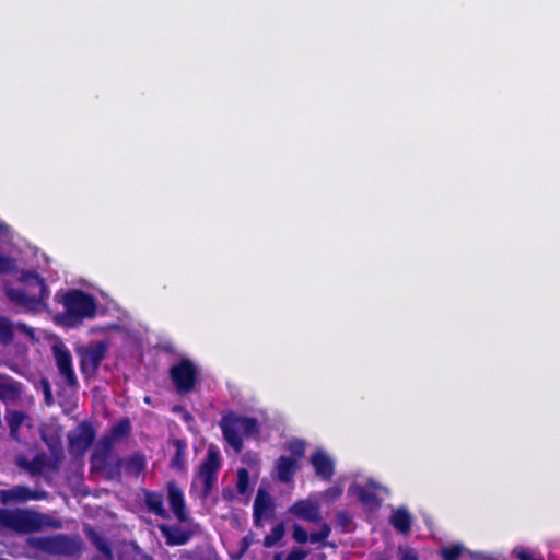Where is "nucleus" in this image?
<instances>
[{"mask_svg": "<svg viewBox=\"0 0 560 560\" xmlns=\"http://www.w3.org/2000/svg\"><path fill=\"white\" fill-rule=\"evenodd\" d=\"M22 288L5 287L7 299L26 312L40 311L49 296L45 279L36 271H23L19 277Z\"/></svg>", "mask_w": 560, "mask_h": 560, "instance_id": "f257e3e1", "label": "nucleus"}, {"mask_svg": "<svg viewBox=\"0 0 560 560\" xmlns=\"http://www.w3.org/2000/svg\"><path fill=\"white\" fill-rule=\"evenodd\" d=\"M93 469L105 472L108 480L120 481L122 470L128 477L138 478L147 468V459L143 453L135 452L127 457H117L112 453L108 457H91Z\"/></svg>", "mask_w": 560, "mask_h": 560, "instance_id": "f03ea898", "label": "nucleus"}, {"mask_svg": "<svg viewBox=\"0 0 560 560\" xmlns=\"http://www.w3.org/2000/svg\"><path fill=\"white\" fill-rule=\"evenodd\" d=\"M223 439L236 452L241 453L243 438H252L260 432V424L256 418L240 416L230 410L222 415L220 420Z\"/></svg>", "mask_w": 560, "mask_h": 560, "instance_id": "7ed1b4c3", "label": "nucleus"}, {"mask_svg": "<svg viewBox=\"0 0 560 560\" xmlns=\"http://www.w3.org/2000/svg\"><path fill=\"white\" fill-rule=\"evenodd\" d=\"M65 312L60 315L63 324L69 327L81 324L84 319L94 318L97 304L95 298L82 290L72 289L62 298Z\"/></svg>", "mask_w": 560, "mask_h": 560, "instance_id": "20e7f679", "label": "nucleus"}, {"mask_svg": "<svg viewBox=\"0 0 560 560\" xmlns=\"http://www.w3.org/2000/svg\"><path fill=\"white\" fill-rule=\"evenodd\" d=\"M28 545L49 556L79 558L84 542L79 535L55 534L51 536L30 537Z\"/></svg>", "mask_w": 560, "mask_h": 560, "instance_id": "39448f33", "label": "nucleus"}, {"mask_svg": "<svg viewBox=\"0 0 560 560\" xmlns=\"http://www.w3.org/2000/svg\"><path fill=\"white\" fill-rule=\"evenodd\" d=\"M222 467V458L219 447L215 444H210L207 448L206 456L198 467L197 474L191 483V490L201 485V498L208 499L218 481V475Z\"/></svg>", "mask_w": 560, "mask_h": 560, "instance_id": "423d86ee", "label": "nucleus"}, {"mask_svg": "<svg viewBox=\"0 0 560 560\" xmlns=\"http://www.w3.org/2000/svg\"><path fill=\"white\" fill-rule=\"evenodd\" d=\"M108 352V342L106 340L92 341L86 346L79 347L77 354L79 357V368L85 378L94 377L100 369L102 361Z\"/></svg>", "mask_w": 560, "mask_h": 560, "instance_id": "0eeeda50", "label": "nucleus"}, {"mask_svg": "<svg viewBox=\"0 0 560 560\" xmlns=\"http://www.w3.org/2000/svg\"><path fill=\"white\" fill-rule=\"evenodd\" d=\"M0 525L24 534L40 530L43 522L37 513L25 510L0 509Z\"/></svg>", "mask_w": 560, "mask_h": 560, "instance_id": "6e6552de", "label": "nucleus"}, {"mask_svg": "<svg viewBox=\"0 0 560 560\" xmlns=\"http://www.w3.org/2000/svg\"><path fill=\"white\" fill-rule=\"evenodd\" d=\"M168 375L178 394H188L196 387L198 370L191 360L182 358L170 368Z\"/></svg>", "mask_w": 560, "mask_h": 560, "instance_id": "1a4fd4ad", "label": "nucleus"}, {"mask_svg": "<svg viewBox=\"0 0 560 560\" xmlns=\"http://www.w3.org/2000/svg\"><path fill=\"white\" fill-rule=\"evenodd\" d=\"M51 350L59 375L63 378L66 385L69 388H78L79 381L73 369L72 355L68 348L62 343H56Z\"/></svg>", "mask_w": 560, "mask_h": 560, "instance_id": "9d476101", "label": "nucleus"}, {"mask_svg": "<svg viewBox=\"0 0 560 560\" xmlns=\"http://www.w3.org/2000/svg\"><path fill=\"white\" fill-rule=\"evenodd\" d=\"M131 423L128 418H122L113 424L109 434L102 436L100 452H95L91 457H103L106 458L113 453V444L115 441L128 438L131 434Z\"/></svg>", "mask_w": 560, "mask_h": 560, "instance_id": "9b49d317", "label": "nucleus"}, {"mask_svg": "<svg viewBox=\"0 0 560 560\" xmlns=\"http://www.w3.org/2000/svg\"><path fill=\"white\" fill-rule=\"evenodd\" d=\"M95 430L89 422H82L79 425L78 433L69 435V448L78 455L84 454L93 444Z\"/></svg>", "mask_w": 560, "mask_h": 560, "instance_id": "f8f14e48", "label": "nucleus"}, {"mask_svg": "<svg viewBox=\"0 0 560 560\" xmlns=\"http://www.w3.org/2000/svg\"><path fill=\"white\" fill-rule=\"evenodd\" d=\"M167 500L170 508L179 522H186L188 520V511L184 498L183 490L178 487L175 480H170L166 483Z\"/></svg>", "mask_w": 560, "mask_h": 560, "instance_id": "ddd939ff", "label": "nucleus"}, {"mask_svg": "<svg viewBox=\"0 0 560 560\" xmlns=\"http://www.w3.org/2000/svg\"><path fill=\"white\" fill-rule=\"evenodd\" d=\"M315 474L324 481H329L335 475V463L322 448H317L310 457Z\"/></svg>", "mask_w": 560, "mask_h": 560, "instance_id": "4468645a", "label": "nucleus"}, {"mask_svg": "<svg viewBox=\"0 0 560 560\" xmlns=\"http://www.w3.org/2000/svg\"><path fill=\"white\" fill-rule=\"evenodd\" d=\"M159 529L165 539L167 546H183L186 545L192 537V532L189 529H182L177 525L161 524Z\"/></svg>", "mask_w": 560, "mask_h": 560, "instance_id": "2eb2a0df", "label": "nucleus"}, {"mask_svg": "<svg viewBox=\"0 0 560 560\" xmlns=\"http://www.w3.org/2000/svg\"><path fill=\"white\" fill-rule=\"evenodd\" d=\"M40 498L42 495L37 491H33L26 486H15L8 490H0V500L3 504L38 500Z\"/></svg>", "mask_w": 560, "mask_h": 560, "instance_id": "dca6fc26", "label": "nucleus"}, {"mask_svg": "<svg viewBox=\"0 0 560 560\" xmlns=\"http://www.w3.org/2000/svg\"><path fill=\"white\" fill-rule=\"evenodd\" d=\"M290 512L296 517L311 523L320 521V512L317 504L308 500H299L291 508Z\"/></svg>", "mask_w": 560, "mask_h": 560, "instance_id": "f3484780", "label": "nucleus"}, {"mask_svg": "<svg viewBox=\"0 0 560 560\" xmlns=\"http://www.w3.org/2000/svg\"><path fill=\"white\" fill-rule=\"evenodd\" d=\"M275 469L279 481L289 483L299 470L298 459L281 455L275 464Z\"/></svg>", "mask_w": 560, "mask_h": 560, "instance_id": "a211bd4d", "label": "nucleus"}, {"mask_svg": "<svg viewBox=\"0 0 560 560\" xmlns=\"http://www.w3.org/2000/svg\"><path fill=\"white\" fill-rule=\"evenodd\" d=\"M16 465L27 471L31 476H40L49 466V462L45 453H39L35 455L32 460H28L24 456H19L16 458Z\"/></svg>", "mask_w": 560, "mask_h": 560, "instance_id": "6ab92c4d", "label": "nucleus"}, {"mask_svg": "<svg viewBox=\"0 0 560 560\" xmlns=\"http://www.w3.org/2000/svg\"><path fill=\"white\" fill-rule=\"evenodd\" d=\"M349 492L370 510H376L381 505L377 494L374 491L366 489L364 486L352 485L349 488Z\"/></svg>", "mask_w": 560, "mask_h": 560, "instance_id": "aec40b11", "label": "nucleus"}, {"mask_svg": "<svg viewBox=\"0 0 560 560\" xmlns=\"http://www.w3.org/2000/svg\"><path fill=\"white\" fill-rule=\"evenodd\" d=\"M144 502L149 512L162 517L168 518V512L164 508V494L158 491H145Z\"/></svg>", "mask_w": 560, "mask_h": 560, "instance_id": "412c9836", "label": "nucleus"}, {"mask_svg": "<svg viewBox=\"0 0 560 560\" xmlns=\"http://www.w3.org/2000/svg\"><path fill=\"white\" fill-rule=\"evenodd\" d=\"M170 444L175 448V453L170 462V468L176 471L186 470L187 443L183 439H172Z\"/></svg>", "mask_w": 560, "mask_h": 560, "instance_id": "4be33fe9", "label": "nucleus"}, {"mask_svg": "<svg viewBox=\"0 0 560 560\" xmlns=\"http://www.w3.org/2000/svg\"><path fill=\"white\" fill-rule=\"evenodd\" d=\"M21 394L20 383L11 376L0 373V400H15Z\"/></svg>", "mask_w": 560, "mask_h": 560, "instance_id": "5701e85b", "label": "nucleus"}, {"mask_svg": "<svg viewBox=\"0 0 560 560\" xmlns=\"http://www.w3.org/2000/svg\"><path fill=\"white\" fill-rule=\"evenodd\" d=\"M389 522L392 526L400 534L407 535L411 530L412 518L410 513L404 508H399L394 511Z\"/></svg>", "mask_w": 560, "mask_h": 560, "instance_id": "b1692460", "label": "nucleus"}, {"mask_svg": "<svg viewBox=\"0 0 560 560\" xmlns=\"http://www.w3.org/2000/svg\"><path fill=\"white\" fill-rule=\"evenodd\" d=\"M182 560H218L215 550L209 545H198L191 550H186L180 556Z\"/></svg>", "mask_w": 560, "mask_h": 560, "instance_id": "393cba45", "label": "nucleus"}, {"mask_svg": "<svg viewBox=\"0 0 560 560\" xmlns=\"http://www.w3.org/2000/svg\"><path fill=\"white\" fill-rule=\"evenodd\" d=\"M86 535L100 553H102L107 560H113L112 546L104 536L92 528L88 529Z\"/></svg>", "mask_w": 560, "mask_h": 560, "instance_id": "a878e982", "label": "nucleus"}, {"mask_svg": "<svg viewBox=\"0 0 560 560\" xmlns=\"http://www.w3.org/2000/svg\"><path fill=\"white\" fill-rule=\"evenodd\" d=\"M26 418V413L19 410H11L8 411L5 415V420L8 423V427L10 429V436L14 440H19V432L21 429V425L23 424L24 420Z\"/></svg>", "mask_w": 560, "mask_h": 560, "instance_id": "bb28decb", "label": "nucleus"}, {"mask_svg": "<svg viewBox=\"0 0 560 560\" xmlns=\"http://www.w3.org/2000/svg\"><path fill=\"white\" fill-rule=\"evenodd\" d=\"M330 533V525L328 523H323L318 532H314L308 535V541H311L312 544L318 542L322 545V547H336L334 542L327 541V538L329 537Z\"/></svg>", "mask_w": 560, "mask_h": 560, "instance_id": "cd10ccee", "label": "nucleus"}, {"mask_svg": "<svg viewBox=\"0 0 560 560\" xmlns=\"http://www.w3.org/2000/svg\"><path fill=\"white\" fill-rule=\"evenodd\" d=\"M272 508L269 495L259 489L254 501V517L259 518L267 510Z\"/></svg>", "mask_w": 560, "mask_h": 560, "instance_id": "c85d7f7f", "label": "nucleus"}, {"mask_svg": "<svg viewBox=\"0 0 560 560\" xmlns=\"http://www.w3.org/2000/svg\"><path fill=\"white\" fill-rule=\"evenodd\" d=\"M14 339L13 324L4 316H0V343L8 346Z\"/></svg>", "mask_w": 560, "mask_h": 560, "instance_id": "c756f323", "label": "nucleus"}, {"mask_svg": "<svg viewBox=\"0 0 560 560\" xmlns=\"http://www.w3.org/2000/svg\"><path fill=\"white\" fill-rule=\"evenodd\" d=\"M285 528L283 523H278L275 525L270 532V534L266 535L264 538V546L267 548L273 547L277 545L284 536Z\"/></svg>", "mask_w": 560, "mask_h": 560, "instance_id": "7c9ffc66", "label": "nucleus"}, {"mask_svg": "<svg viewBox=\"0 0 560 560\" xmlns=\"http://www.w3.org/2000/svg\"><path fill=\"white\" fill-rule=\"evenodd\" d=\"M464 548L459 544L446 546L441 550V557L443 560H458L463 555Z\"/></svg>", "mask_w": 560, "mask_h": 560, "instance_id": "2f4dec72", "label": "nucleus"}, {"mask_svg": "<svg viewBox=\"0 0 560 560\" xmlns=\"http://www.w3.org/2000/svg\"><path fill=\"white\" fill-rule=\"evenodd\" d=\"M353 521V516L348 511H338L336 513V523L337 526L341 528L343 533L351 532V524Z\"/></svg>", "mask_w": 560, "mask_h": 560, "instance_id": "473e14b6", "label": "nucleus"}, {"mask_svg": "<svg viewBox=\"0 0 560 560\" xmlns=\"http://www.w3.org/2000/svg\"><path fill=\"white\" fill-rule=\"evenodd\" d=\"M236 489L240 494H246L249 489V474L246 468H240L237 470Z\"/></svg>", "mask_w": 560, "mask_h": 560, "instance_id": "72a5a7b5", "label": "nucleus"}, {"mask_svg": "<svg viewBox=\"0 0 560 560\" xmlns=\"http://www.w3.org/2000/svg\"><path fill=\"white\" fill-rule=\"evenodd\" d=\"M285 448L296 458H303L305 455V442L299 439L288 442Z\"/></svg>", "mask_w": 560, "mask_h": 560, "instance_id": "f704fd0d", "label": "nucleus"}, {"mask_svg": "<svg viewBox=\"0 0 560 560\" xmlns=\"http://www.w3.org/2000/svg\"><path fill=\"white\" fill-rule=\"evenodd\" d=\"M292 538L299 544H306L308 541V534L302 525L294 523L292 527Z\"/></svg>", "mask_w": 560, "mask_h": 560, "instance_id": "c9c22d12", "label": "nucleus"}, {"mask_svg": "<svg viewBox=\"0 0 560 560\" xmlns=\"http://www.w3.org/2000/svg\"><path fill=\"white\" fill-rule=\"evenodd\" d=\"M15 268V261L8 256L0 255V275L10 273Z\"/></svg>", "mask_w": 560, "mask_h": 560, "instance_id": "e433bc0d", "label": "nucleus"}, {"mask_svg": "<svg viewBox=\"0 0 560 560\" xmlns=\"http://www.w3.org/2000/svg\"><path fill=\"white\" fill-rule=\"evenodd\" d=\"M514 553L518 558V560H545L541 555L536 556L529 549L520 548L515 549Z\"/></svg>", "mask_w": 560, "mask_h": 560, "instance_id": "4c0bfd02", "label": "nucleus"}, {"mask_svg": "<svg viewBox=\"0 0 560 560\" xmlns=\"http://www.w3.org/2000/svg\"><path fill=\"white\" fill-rule=\"evenodd\" d=\"M253 542H254V538H253L252 534H248L241 539L238 558H241L242 556H244L247 552V550L253 545Z\"/></svg>", "mask_w": 560, "mask_h": 560, "instance_id": "58836bf2", "label": "nucleus"}, {"mask_svg": "<svg viewBox=\"0 0 560 560\" xmlns=\"http://www.w3.org/2000/svg\"><path fill=\"white\" fill-rule=\"evenodd\" d=\"M342 494V489L340 486H332L330 488H328L326 491H325V498L328 500V501H335L337 500L340 495Z\"/></svg>", "mask_w": 560, "mask_h": 560, "instance_id": "ea45409f", "label": "nucleus"}, {"mask_svg": "<svg viewBox=\"0 0 560 560\" xmlns=\"http://www.w3.org/2000/svg\"><path fill=\"white\" fill-rule=\"evenodd\" d=\"M306 556L307 552L305 550L295 548L289 552L285 560H304Z\"/></svg>", "mask_w": 560, "mask_h": 560, "instance_id": "a19ab883", "label": "nucleus"}, {"mask_svg": "<svg viewBox=\"0 0 560 560\" xmlns=\"http://www.w3.org/2000/svg\"><path fill=\"white\" fill-rule=\"evenodd\" d=\"M15 328L19 331L24 332L27 337L34 339V337H35L34 329L32 327H30L27 324H25L23 322H18L15 324Z\"/></svg>", "mask_w": 560, "mask_h": 560, "instance_id": "79ce46f5", "label": "nucleus"}, {"mask_svg": "<svg viewBox=\"0 0 560 560\" xmlns=\"http://www.w3.org/2000/svg\"><path fill=\"white\" fill-rule=\"evenodd\" d=\"M43 387H44L45 399L47 401H49L51 399L52 395H51L49 382L47 380H43Z\"/></svg>", "mask_w": 560, "mask_h": 560, "instance_id": "37998d69", "label": "nucleus"}, {"mask_svg": "<svg viewBox=\"0 0 560 560\" xmlns=\"http://www.w3.org/2000/svg\"><path fill=\"white\" fill-rule=\"evenodd\" d=\"M118 560H137V557L133 552H121Z\"/></svg>", "mask_w": 560, "mask_h": 560, "instance_id": "c03bdc74", "label": "nucleus"}, {"mask_svg": "<svg viewBox=\"0 0 560 560\" xmlns=\"http://www.w3.org/2000/svg\"><path fill=\"white\" fill-rule=\"evenodd\" d=\"M400 560H418V557L412 552H405Z\"/></svg>", "mask_w": 560, "mask_h": 560, "instance_id": "a18cd8bd", "label": "nucleus"}, {"mask_svg": "<svg viewBox=\"0 0 560 560\" xmlns=\"http://www.w3.org/2000/svg\"><path fill=\"white\" fill-rule=\"evenodd\" d=\"M173 412H184L185 408L183 406L176 405L172 408Z\"/></svg>", "mask_w": 560, "mask_h": 560, "instance_id": "49530a36", "label": "nucleus"}, {"mask_svg": "<svg viewBox=\"0 0 560 560\" xmlns=\"http://www.w3.org/2000/svg\"><path fill=\"white\" fill-rule=\"evenodd\" d=\"M141 560H155L152 556L148 555V553H142L141 555Z\"/></svg>", "mask_w": 560, "mask_h": 560, "instance_id": "de8ad7c7", "label": "nucleus"}, {"mask_svg": "<svg viewBox=\"0 0 560 560\" xmlns=\"http://www.w3.org/2000/svg\"><path fill=\"white\" fill-rule=\"evenodd\" d=\"M184 418H185L186 420H188V419H191V416H190V413H189L188 411H186V410H185V411H184Z\"/></svg>", "mask_w": 560, "mask_h": 560, "instance_id": "09e8293b", "label": "nucleus"}, {"mask_svg": "<svg viewBox=\"0 0 560 560\" xmlns=\"http://www.w3.org/2000/svg\"><path fill=\"white\" fill-rule=\"evenodd\" d=\"M4 229H5V225H4L2 222H0V233H1L2 231H4Z\"/></svg>", "mask_w": 560, "mask_h": 560, "instance_id": "8fccbe9b", "label": "nucleus"}, {"mask_svg": "<svg viewBox=\"0 0 560 560\" xmlns=\"http://www.w3.org/2000/svg\"><path fill=\"white\" fill-rule=\"evenodd\" d=\"M273 560H281V553H277L273 558Z\"/></svg>", "mask_w": 560, "mask_h": 560, "instance_id": "3c124183", "label": "nucleus"}, {"mask_svg": "<svg viewBox=\"0 0 560 560\" xmlns=\"http://www.w3.org/2000/svg\"><path fill=\"white\" fill-rule=\"evenodd\" d=\"M144 401H145L147 404H150L151 398H150L149 396H147V397L144 398Z\"/></svg>", "mask_w": 560, "mask_h": 560, "instance_id": "603ef678", "label": "nucleus"}]
</instances>
